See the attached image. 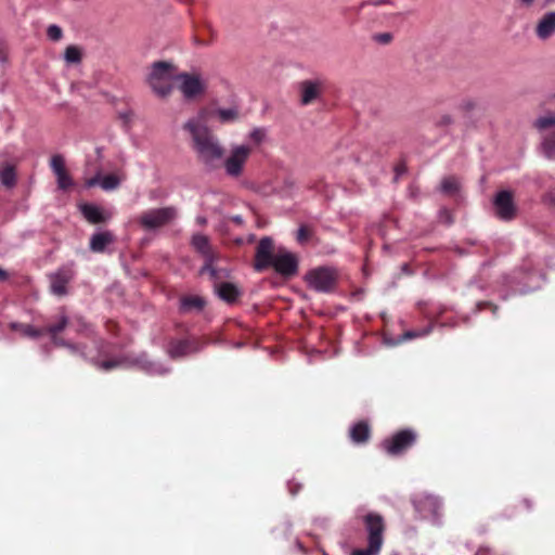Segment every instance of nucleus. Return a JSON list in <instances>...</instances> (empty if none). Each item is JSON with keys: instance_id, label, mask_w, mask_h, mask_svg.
<instances>
[{"instance_id": "nucleus-1", "label": "nucleus", "mask_w": 555, "mask_h": 555, "mask_svg": "<svg viewBox=\"0 0 555 555\" xmlns=\"http://www.w3.org/2000/svg\"><path fill=\"white\" fill-rule=\"evenodd\" d=\"M208 116L207 109H201L195 117L190 118L183 125L192 140V149L197 159L207 168L214 169L218 163L224 157V147L220 140L206 126Z\"/></svg>"}, {"instance_id": "nucleus-2", "label": "nucleus", "mask_w": 555, "mask_h": 555, "mask_svg": "<svg viewBox=\"0 0 555 555\" xmlns=\"http://www.w3.org/2000/svg\"><path fill=\"white\" fill-rule=\"evenodd\" d=\"M270 267L280 275L291 278L298 272V258L283 246L274 248L273 240L264 236L257 245L254 269L261 272Z\"/></svg>"}, {"instance_id": "nucleus-3", "label": "nucleus", "mask_w": 555, "mask_h": 555, "mask_svg": "<svg viewBox=\"0 0 555 555\" xmlns=\"http://www.w3.org/2000/svg\"><path fill=\"white\" fill-rule=\"evenodd\" d=\"M177 75L171 62L158 61L152 64L146 81L157 98L167 99L175 89Z\"/></svg>"}, {"instance_id": "nucleus-4", "label": "nucleus", "mask_w": 555, "mask_h": 555, "mask_svg": "<svg viewBox=\"0 0 555 555\" xmlns=\"http://www.w3.org/2000/svg\"><path fill=\"white\" fill-rule=\"evenodd\" d=\"M98 366L103 371H109L121 366H138L141 371L149 375H164L170 372V367L159 362L149 359L145 352L135 357H118L111 360L98 362Z\"/></svg>"}, {"instance_id": "nucleus-5", "label": "nucleus", "mask_w": 555, "mask_h": 555, "mask_svg": "<svg viewBox=\"0 0 555 555\" xmlns=\"http://www.w3.org/2000/svg\"><path fill=\"white\" fill-rule=\"evenodd\" d=\"M367 531V547L354 550L351 555H378L383 544L384 519L380 515L369 513L364 517Z\"/></svg>"}, {"instance_id": "nucleus-6", "label": "nucleus", "mask_w": 555, "mask_h": 555, "mask_svg": "<svg viewBox=\"0 0 555 555\" xmlns=\"http://www.w3.org/2000/svg\"><path fill=\"white\" fill-rule=\"evenodd\" d=\"M177 217L178 210L175 206L151 208L141 212L138 223L145 231H156L170 224Z\"/></svg>"}, {"instance_id": "nucleus-7", "label": "nucleus", "mask_w": 555, "mask_h": 555, "mask_svg": "<svg viewBox=\"0 0 555 555\" xmlns=\"http://www.w3.org/2000/svg\"><path fill=\"white\" fill-rule=\"evenodd\" d=\"M305 280L309 288L318 293H331L337 284L338 273L334 268L320 267L310 270Z\"/></svg>"}, {"instance_id": "nucleus-8", "label": "nucleus", "mask_w": 555, "mask_h": 555, "mask_svg": "<svg viewBox=\"0 0 555 555\" xmlns=\"http://www.w3.org/2000/svg\"><path fill=\"white\" fill-rule=\"evenodd\" d=\"M250 154V146L245 144L233 145L230 150V154L223 160L225 175L230 178L241 177Z\"/></svg>"}, {"instance_id": "nucleus-9", "label": "nucleus", "mask_w": 555, "mask_h": 555, "mask_svg": "<svg viewBox=\"0 0 555 555\" xmlns=\"http://www.w3.org/2000/svg\"><path fill=\"white\" fill-rule=\"evenodd\" d=\"M412 503L415 511L422 518L430 519L436 525L440 524L441 501L438 496L422 493L415 495Z\"/></svg>"}, {"instance_id": "nucleus-10", "label": "nucleus", "mask_w": 555, "mask_h": 555, "mask_svg": "<svg viewBox=\"0 0 555 555\" xmlns=\"http://www.w3.org/2000/svg\"><path fill=\"white\" fill-rule=\"evenodd\" d=\"M76 276L75 262L70 261L56 271L49 274L50 291L53 295L62 297L68 294L67 285L74 281Z\"/></svg>"}, {"instance_id": "nucleus-11", "label": "nucleus", "mask_w": 555, "mask_h": 555, "mask_svg": "<svg viewBox=\"0 0 555 555\" xmlns=\"http://www.w3.org/2000/svg\"><path fill=\"white\" fill-rule=\"evenodd\" d=\"M177 81L180 82L179 90L186 101L202 96L207 89L206 81L198 74L180 73L177 75Z\"/></svg>"}, {"instance_id": "nucleus-12", "label": "nucleus", "mask_w": 555, "mask_h": 555, "mask_svg": "<svg viewBox=\"0 0 555 555\" xmlns=\"http://www.w3.org/2000/svg\"><path fill=\"white\" fill-rule=\"evenodd\" d=\"M493 210L496 218L511 221L516 217L517 207L511 191H499L493 197Z\"/></svg>"}, {"instance_id": "nucleus-13", "label": "nucleus", "mask_w": 555, "mask_h": 555, "mask_svg": "<svg viewBox=\"0 0 555 555\" xmlns=\"http://www.w3.org/2000/svg\"><path fill=\"white\" fill-rule=\"evenodd\" d=\"M416 441V434L412 429H403L390 439L383 441L382 447L390 455H399L411 448Z\"/></svg>"}, {"instance_id": "nucleus-14", "label": "nucleus", "mask_w": 555, "mask_h": 555, "mask_svg": "<svg viewBox=\"0 0 555 555\" xmlns=\"http://www.w3.org/2000/svg\"><path fill=\"white\" fill-rule=\"evenodd\" d=\"M197 338L173 339L168 344L167 353L171 359L183 358L203 349Z\"/></svg>"}, {"instance_id": "nucleus-15", "label": "nucleus", "mask_w": 555, "mask_h": 555, "mask_svg": "<svg viewBox=\"0 0 555 555\" xmlns=\"http://www.w3.org/2000/svg\"><path fill=\"white\" fill-rule=\"evenodd\" d=\"M324 80L321 78L307 79L298 83L300 89V102L302 105H308L319 98L324 86Z\"/></svg>"}, {"instance_id": "nucleus-16", "label": "nucleus", "mask_w": 555, "mask_h": 555, "mask_svg": "<svg viewBox=\"0 0 555 555\" xmlns=\"http://www.w3.org/2000/svg\"><path fill=\"white\" fill-rule=\"evenodd\" d=\"M192 247L201 254L205 261H210L212 258H220V254L212 249L208 236L202 233H195L191 238Z\"/></svg>"}, {"instance_id": "nucleus-17", "label": "nucleus", "mask_w": 555, "mask_h": 555, "mask_svg": "<svg viewBox=\"0 0 555 555\" xmlns=\"http://www.w3.org/2000/svg\"><path fill=\"white\" fill-rule=\"evenodd\" d=\"M540 40H547L555 34V11H548L538 21L534 29Z\"/></svg>"}, {"instance_id": "nucleus-18", "label": "nucleus", "mask_w": 555, "mask_h": 555, "mask_svg": "<svg viewBox=\"0 0 555 555\" xmlns=\"http://www.w3.org/2000/svg\"><path fill=\"white\" fill-rule=\"evenodd\" d=\"M79 209L83 218L91 224L104 223L111 218L109 214L95 204H82Z\"/></svg>"}, {"instance_id": "nucleus-19", "label": "nucleus", "mask_w": 555, "mask_h": 555, "mask_svg": "<svg viewBox=\"0 0 555 555\" xmlns=\"http://www.w3.org/2000/svg\"><path fill=\"white\" fill-rule=\"evenodd\" d=\"M114 241L115 237L111 231H99L90 237L89 248L93 253H103Z\"/></svg>"}, {"instance_id": "nucleus-20", "label": "nucleus", "mask_w": 555, "mask_h": 555, "mask_svg": "<svg viewBox=\"0 0 555 555\" xmlns=\"http://www.w3.org/2000/svg\"><path fill=\"white\" fill-rule=\"evenodd\" d=\"M98 184L104 191H113L120 185V179L115 175H106L102 178L99 175H96L86 181L87 188H93Z\"/></svg>"}, {"instance_id": "nucleus-21", "label": "nucleus", "mask_w": 555, "mask_h": 555, "mask_svg": "<svg viewBox=\"0 0 555 555\" xmlns=\"http://www.w3.org/2000/svg\"><path fill=\"white\" fill-rule=\"evenodd\" d=\"M215 292L219 298L227 301L228 304L235 302L242 294L236 285L228 282H220L215 286Z\"/></svg>"}, {"instance_id": "nucleus-22", "label": "nucleus", "mask_w": 555, "mask_h": 555, "mask_svg": "<svg viewBox=\"0 0 555 555\" xmlns=\"http://www.w3.org/2000/svg\"><path fill=\"white\" fill-rule=\"evenodd\" d=\"M371 430L366 422L353 424L349 430V437L356 444L365 443L370 439Z\"/></svg>"}, {"instance_id": "nucleus-23", "label": "nucleus", "mask_w": 555, "mask_h": 555, "mask_svg": "<svg viewBox=\"0 0 555 555\" xmlns=\"http://www.w3.org/2000/svg\"><path fill=\"white\" fill-rule=\"evenodd\" d=\"M220 258H212L210 261H205L203 267L199 270L201 274L209 273L210 279L214 281L215 286L220 283V281L224 278L229 276V271L225 269H218L216 268L215 263Z\"/></svg>"}, {"instance_id": "nucleus-24", "label": "nucleus", "mask_w": 555, "mask_h": 555, "mask_svg": "<svg viewBox=\"0 0 555 555\" xmlns=\"http://www.w3.org/2000/svg\"><path fill=\"white\" fill-rule=\"evenodd\" d=\"M211 115L221 124H233L240 119V111L236 106L217 108L211 112Z\"/></svg>"}, {"instance_id": "nucleus-25", "label": "nucleus", "mask_w": 555, "mask_h": 555, "mask_svg": "<svg viewBox=\"0 0 555 555\" xmlns=\"http://www.w3.org/2000/svg\"><path fill=\"white\" fill-rule=\"evenodd\" d=\"M541 275L538 274L537 272H533V271H527L525 273V276H524V280H526L525 282L522 281H518L517 284H519L520 286H515L513 287V291L515 293H519V294H526L530 291H533L537 287H539V284H530L529 281H533L534 279H540Z\"/></svg>"}, {"instance_id": "nucleus-26", "label": "nucleus", "mask_w": 555, "mask_h": 555, "mask_svg": "<svg viewBox=\"0 0 555 555\" xmlns=\"http://www.w3.org/2000/svg\"><path fill=\"white\" fill-rule=\"evenodd\" d=\"M68 325V319L66 315H61L59 321L54 324L47 326L43 330V333H48L51 335L52 343L56 346L57 340H63V338L59 337L57 334L63 332Z\"/></svg>"}, {"instance_id": "nucleus-27", "label": "nucleus", "mask_w": 555, "mask_h": 555, "mask_svg": "<svg viewBox=\"0 0 555 555\" xmlns=\"http://www.w3.org/2000/svg\"><path fill=\"white\" fill-rule=\"evenodd\" d=\"M461 189L460 180L456 177H444L440 183V192L446 195H456Z\"/></svg>"}, {"instance_id": "nucleus-28", "label": "nucleus", "mask_w": 555, "mask_h": 555, "mask_svg": "<svg viewBox=\"0 0 555 555\" xmlns=\"http://www.w3.org/2000/svg\"><path fill=\"white\" fill-rule=\"evenodd\" d=\"M10 327L13 331H17L24 336L30 337V338H38L43 334V330L36 328L35 326L30 324H24L18 322H12L10 324Z\"/></svg>"}, {"instance_id": "nucleus-29", "label": "nucleus", "mask_w": 555, "mask_h": 555, "mask_svg": "<svg viewBox=\"0 0 555 555\" xmlns=\"http://www.w3.org/2000/svg\"><path fill=\"white\" fill-rule=\"evenodd\" d=\"M541 150L546 158L553 159L555 157V131L543 135Z\"/></svg>"}, {"instance_id": "nucleus-30", "label": "nucleus", "mask_w": 555, "mask_h": 555, "mask_svg": "<svg viewBox=\"0 0 555 555\" xmlns=\"http://www.w3.org/2000/svg\"><path fill=\"white\" fill-rule=\"evenodd\" d=\"M205 306V301L203 298L198 296H188L183 297L180 301V309L183 312L191 311L192 309L202 310Z\"/></svg>"}, {"instance_id": "nucleus-31", "label": "nucleus", "mask_w": 555, "mask_h": 555, "mask_svg": "<svg viewBox=\"0 0 555 555\" xmlns=\"http://www.w3.org/2000/svg\"><path fill=\"white\" fill-rule=\"evenodd\" d=\"M0 182L3 186L10 189L16 183V172L13 166L7 165L0 170Z\"/></svg>"}, {"instance_id": "nucleus-32", "label": "nucleus", "mask_w": 555, "mask_h": 555, "mask_svg": "<svg viewBox=\"0 0 555 555\" xmlns=\"http://www.w3.org/2000/svg\"><path fill=\"white\" fill-rule=\"evenodd\" d=\"M64 59L69 64H77L81 61L80 49L76 46H68L64 53Z\"/></svg>"}, {"instance_id": "nucleus-33", "label": "nucleus", "mask_w": 555, "mask_h": 555, "mask_svg": "<svg viewBox=\"0 0 555 555\" xmlns=\"http://www.w3.org/2000/svg\"><path fill=\"white\" fill-rule=\"evenodd\" d=\"M553 126H555V115L553 114L541 116L534 121V127L540 131L546 130Z\"/></svg>"}, {"instance_id": "nucleus-34", "label": "nucleus", "mask_w": 555, "mask_h": 555, "mask_svg": "<svg viewBox=\"0 0 555 555\" xmlns=\"http://www.w3.org/2000/svg\"><path fill=\"white\" fill-rule=\"evenodd\" d=\"M50 167L55 176L66 172L65 162L63 156L54 155L50 160Z\"/></svg>"}, {"instance_id": "nucleus-35", "label": "nucleus", "mask_w": 555, "mask_h": 555, "mask_svg": "<svg viewBox=\"0 0 555 555\" xmlns=\"http://www.w3.org/2000/svg\"><path fill=\"white\" fill-rule=\"evenodd\" d=\"M56 182H57L59 189H61V190H67L70 186H73V184H74L73 179L70 178V176L67 172L56 176Z\"/></svg>"}, {"instance_id": "nucleus-36", "label": "nucleus", "mask_w": 555, "mask_h": 555, "mask_svg": "<svg viewBox=\"0 0 555 555\" xmlns=\"http://www.w3.org/2000/svg\"><path fill=\"white\" fill-rule=\"evenodd\" d=\"M47 36L52 41H59L63 37V30L60 26L52 24L47 29Z\"/></svg>"}, {"instance_id": "nucleus-37", "label": "nucleus", "mask_w": 555, "mask_h": 555, "mask_svg": "<svg viewBox=\"0 0 555 555\" xmlns=\"http://www.w3.org/2000/svg\"><path fill=\"white\" fill-rule=\"evenodd\" d=\"M56 346L67 348L72 353H79V354L83 356V351H82L81 347L79 345L73 344L68 340H65V339L57 340Z\"/></svg>"}, {"instance_id": "nucleus-38", "label": "nucleus", "mask_w": 555, "mask_h": 555, "mask_svg": "<svg viewBox=\"0 0 555 555\" xmlns=\"http://www.w3.org/2000/svg\"><path fill=\"white\" fill-rule=\"evenodd\" d=\"M249 138L256 144H260L266 138V129L264 128H255L250 131Z\"/></svg>"}, {"instance_id": "nucleus-39", "label": "nucleus", "mask_w": 555, "mask_h": 555, "mask_svg": "<svg viewBox=\"0 0 555 555\" xmlns=\"http://www.w3.org/2000/svg\"><path fill=\"white\" fill-rule=\"evenodd\" d=\"M429 332H430V327H427L423 331H408L402 335V338L400 339V341L413 339L416 337H423V336L427 335Z\"/></svg>"}, {"instance_id": "nucleus-40", "label": "nucleus", "mask_w": 555, "mask_h": 555, "mask_svg": "<svg viewBox=\"0 0 555 555\" xmlns=\"http://www.w3.org/2000/svg\"><path fill=\"white\" fill-rule=\"evenodd\" d=\"M75 331L78 334H90L92 332L91 326L88 323H86L82 319L77 320Z\"/></svg>"}, {"instance_id": "nucleus-41", "label": "nucleus", "mask_w": 555, "mask_h": 555, "mask_svg": "<svg viewBox=\"0 0 555 555\" xmlns=\"http://www.w3.org/2000/svg\"><path fill=\"white\" fill-rule=\"evenodd\" d=\"M374 40L380 44H387L392 40V35L390 33H380L374 35Z\"/></svg>"}, {"instance_id": "nucleus-42", "label": "nucleus", "mask_w": 555, "mask_h": 555, "mask_svg": "<svg viewBox=\"0 0 555 555\" xmlns=\"http://www.w3.org/2000/svg\"><path fill=\"white\" fill-rule=\"evenodd\" d=\"M543 202L551 206V207H554L555 208V188L548 190L544 195H543Z\"/></svg>"}, {"instance_id": "nucleus-43", "label": "nucleus", "mask_w": 555, "mask_h": 555, "mask_svg": "<svg viewBox=\"0 0 555 555\" xmlns=\"http://www.w3.org/2000/svg\"><path fill=\"white\" fill-rule=\"evenodd\" d=\"M309 235L310 233L308 229L305 225H301L297 231L296 238L300 244H304L308 240Z\"/></svg>"}, {"instance_id": "nucleus-44", "label": "nucleus", "mask_w": 555, "mask_h": 555, "mask_svg": "<svg viewBox=\"0 0 555 555\" xmlns=\"http://www.w3.org/2000/svg\"><path fill=\"white\" fill-rule=\"evenodd\" d=\"M439 218L448 224H451L453 221L451 214L448 209H441L440 214H439Z\"/></svg>"}, {"instance_id": "nucleus-45", "label": "nucleus", "mask_w": 555, "mask_h": 555, "mask_svg": "<svg viewBox=\"0 0 555 555\" xmlns=\"http://www.w3.org/2000/svg\"><path fill=\"white\" fill-rule=\"evenodd\" d=\"M516 2L521 8L529 9V8H531L534 4L535 0H516Z\"/></svg>"}, {"instance_id": "nucleus-46", "label": "nucleus", "mask_w": 555, "mask_h": 555, "mask_svg": "<svg viewBox=\"0 0 555 555\" xmlns=\"http://www.w3.org/2000/svg\"><path fill=\"white\" fill-rule=\"evenodd\" d=\"M440 125H444V126H448L450 124H452V118L450 115H444L441 117L440 121H439Z\"/></svg>"}, {"instance_id": "nucleus-47", "label": "nucleus", "mask_w": 555, "mask_h": 555, "mask_svg": "<svg viewBox=\"0 0 555 555\" xmlns=\"http://www.w3.org/2000/svg\"><path fill=\"white\" fill-rule=\"evenodd\" d=\"M230 220L238 225H241L243 223V217L241 215L231 216Z\"/></svg>"}, {"instance_id": "nucleus-48", "label": "nucleus", "mask_w": 555, "mask_h": 555, "mask_svg": "<svg viewBox=\"0 0 555 555\" xmlns=\"http://www.w3.org/2000/svg\"><path fill=\"white\" fill-rule=\"evenodd\" d=\"M300 488H301L300 485H296V486H293L292 483L288 485V489H289V492L292 495H295L300 490Z\"/></svg>"}, {"instance_id": "nucleus-49", "label": "nucleus", "mask_w": 555, "mask_h": 555, "mask_svg": "<svg viewBox=\"0 0 555 555\" xmlns=\"http://www.w3.org/2000/svg\"><path fill=\"white\" fill-rule=\"evenodd\" d=\"M475 555H491V552L487 547H479Z\"/></svg>"}, {"instance_id": "nucleus-50", "label": "nucleus", "mask_w": 555, "mask_h": 555, "mask_svg": "<svg viewBox=\"0 0 555 555\" xmlns=\"http://www.w3.org/2000/svg\"><path fill=\"white\" fill-rule=\"evenodd\" d=\"M9 278V274L5 270L0 268V281H5Z\"/></svg>"}, {"instance_id": "nucleus-51", "label": "nucleus", "mask_w": 555, "mask_h": 555, "mask_svg": "<svg viewBox=\"0 0 555 555\" xmlns=\"http://www.w3.org/2000/svg\"><path fill=\"white\" fill-rule=\"evenodd\" d=\"M196 221H197V223H198V224H201V225H205V224L207 223V219H206L205 217H202V216H198V217L196 218Z\"/></svg>"}, {"instance_id": "nucleus-52", "label": "nucleus", "mask_w": 555, "mask_h": 555, "mask_svg": "<svg viewBox=\"0 0 555 555\" xmlns=\"http://www.w3.org/2000/svg\"><path fill=\"white\" fill-rule=\"evenodd\" d=\"M466 107H467L468 109H470V108H473V107H474V105H473V103L468 102V103L466 104Z\"/></svg>"}, {"instance_id": "nucleus-53", "label": "nucleus", "mask_w": 555, "mask_h": 555, "mask_svg": "<svg viewBox=\"0 0 555 555\" xmlns=\"http://www.w3.org/2000/svg\"><path fill=\"white\" fill-rule=\"evenodd\" d=\"M487 305H488L487 302L479 304V307H481V306H487Z\"/></svg>"}, {"instance_id": "nucleus-54", "label": "nucleus", "mask_w": 555, "mask_h": 555, "mask_svg": "<svg viewBox=\"0 0 555 555\" xmlns=\"http://www.w3.org/2000/svg\"><path fill=\"white\" fill-rule=\"evenodd\" d=\"M551 2H553V0H547V1H546V4H547V3H551Z\"/></svg>"}]
</instances>
